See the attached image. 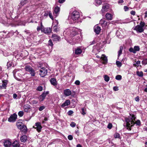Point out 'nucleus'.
<instances>
[{
	"label": "nucleus",
	"mask_w": 147,
	"mask_h": 147,
	"mask_svg": "<svg viewBox=\"0 0 147 147\" xmlns=\"http://www.w3.org/2000/svg\"><path fill=\"white\" fill-rule=\"evenodd\" d=\"M116 34L118 37L120 38H121L124 35L123 31L122 30V29L121 28L118 29L116 32Z\"/></svg>",
	"instance_id": "obj_11"
},
{
	"label": "nucleus",
	"mask_w": 147,
	"mask_h": 147,
	"mask_svg": "<svg viewBox=\"0 0 147 147\" xmlns=\"http://www.w3.org/2000/svg\"><path fill=\"white\" fill-rule=\"evenodd\" d=\"M35 126L36 127L35 128H36L37 131L38 132H40L42 128L40 123L39 122L36 123Z\"/></svg>",
	"instance_id": "obj_15"
},
{
	"label": "nucleus",
	"mask_w": 147,
	"mask_h": 147,
	"mask_svg": "<svg viewBox=\"0 0 147 147\" xmlns=\"http://www.w3.org/2000/svg\"><path fill=\"white\" fill-rule=\"evenodd\" d=\"M100 59L103 61L102 63L105 64L107 63V57L104 54H102L100 57Z\"/></svg>",
	"instance_id": "obj_13"
},
{
	"label": "nucleus",
	"mask_w": 147,
	"mask_h": 147,
	"mask_svg": "<svg viewBox=\"0 0 147 147\" xmlns=\"http://www.w3.org/2000/svg\"><path fill=\"white\" fill-rule=\"evenodd\" d=\"M82 51L81 49L80 48H77L75 50V53L76 54H79L81 53Z\"/></svg>",
	"instance_id": "obj_27"
},
{
	"label": "nucleus",
	"mask_w": 147,
	"mask_h": 147,
	"mask_svg": "<svg viewBox=\"0 0 147 147\" xmlns=\"http://www.w3.org/2000/svg\"><path fill=\"white\" fill-rule=\"evenodd\" d=\"M41 31L45 34H49L51 32V30L50 28H44L43 27V28L41 29Z\"/></svg>",
	"instance_id": "obj_12"
},
{
	"label": "nucleus",
	"mask_w": 147,
	"mask_h": 147,
	"mask_svg": "<svg viewBox=\"0 0 147 147\" xmlns=\"http://www.w3.org/2000/svg\"><path fill=\"white\" fill-rule=\"evenodd\" d=\"M60 11V8L57 6L55 8L54 10V13L55 14H57Z\"/></svg>",
	"instance_id": "obj_28"
},
{
	"label": "nucleus",
	"mask_w": 147,
	"mask_h": 147,
	"mask_svg": "<svg viewBox=\"0 0 147 147\" xmlns=\"http://www.w3.org/2000/svg\"><path fill=\"white\" fill-rule=\"evenodd\" d=\"M145 15L144 16V18H146L147 17V11L145 12Z\"/></svg>",
	"instance_id": "obj_62"
},
{
	"label": "nucleus",
	"mask_w": 147,
	"mask_h": 147,
	"mask_svg": "<svg viewBox=\"0 0 147 147\" xmlns=\"http://www.w3.org/2000/svg\"><path fill=\"white\" fill-rule=\"evenodd\" d=\"M105 21L101 19L100 20V24H101V25L103 24H105Z\"/></svg>",
	"instance_id": "obj_45"
},
{
	"label": "nucleus",
	"mask_w": 147,
	"mask_h": 147,
	"mask_svg": "<svg viewBox=\"0 0 147 147\" xmlns=\"http://www.w3.org/2000/svg\"><path fill=\"white\" fill-rule=\"evenodd\" d=\"M17 115L14 113L11 115L8 119V121L9 122H14L15 121L17 118Z\"/></svg>",
	"instance_id": "obj_10"
},
{
	"label": "nucleus",
	"mask_w": 147,
	"mask_h": 147,
	"mask_svg": "<svg viewBox=\"0 0 147 147\" xmlns=\"http://www.w3.org/2000/svg\"><path fill=\"white\" fill-rule=\"evenodd\" d=\"M27 1L26 0H22L20 3V6H22L27 3Z\"/></svg>",
	"instance_id": "obj_31"
},
{
	"label": "nucleus",
	"mask_w": 147,
	"mask_h": 147,
	"mask_svg": "<svg viewBox=\"0 0 147 147\" xmlns=\"http://www.w3.org/2000/svg\"><path fill=\"white\" fill-rule=\"evenodd\" d=\"M94 29L95 32L97 34L99 33L101 30L100 27L98 26H94Z\"/></svg>",
	"instance_id": "obj_16"
},
{
	"label": "nucleus",
	"mask_w": 147,
	"mask_h": 147,
	"mask_svg": "<svg viewBox=\"0 0 147 147\" xmlns=\"http://www.w3.org/2000/svg\"><path fill=\"white\" fill-rule=\"evenodd\" d=\"M135 100L137 101V102H139V100H140V98H139V96H137V97H136L135 98Z\"/></svg>",
	"instance_id": "obj_55"
},
{
	"label": "nucleus",
	"mask_w": 147,
	"mask_h": 147,
	"mask_svg": "<svg viewBox=\"0 0 147 147\" xmlns=\"http://www.w3.org/2000/svg\"><path fill=\"white\" fill-rule=\"evenodd\" d=\"M77 147H82V146L80 144H78L77 145Z\"/></svg>",
	"instance_id": "obj_64"
},
{
	"label": "nucleus",
	"mask_w": 147,
	"mask_h": 147,
	"mask_svg": "<svg viewBox=\"0 0 147 147\" xmlns=\"http://www.w3.org/2000/svg\"><path fill=\"white\" fill-rule=\"evenodd\" d=\"M12 146L13 147H19L20 144L17 141H15L12 144Z\"/></svg>",
	"instance_id": "obj_24"
},
{
	"label": "nucleus",
	"mask_w": 147,
	"mask_h": 147,
	"mask_svg": "<svg viewBox=\"0 0 147 147\" xmlns=\"http://www.w3.org/2000/svg\"><path fill=\"white\" fill-rule=\"evenodd\" d=\"M43 26L42 25V22H41L40 24V27L39 26H38V27L37 28V30L38 31L40 30H41V29L42 28H43Z\"/></svg>",
	"instance_id": "obj_36"
},
{
	"label": "nucleus",
	"mask_w": 147,
	"mask_h": 147,
	"mask_svg": "<svg viewBox=\"0 0 147 147\" xmlns=\"http://www.w3.org/2000/svg\"><path fill=\"white\" fill-rule=\"evenodd\" d=\"M25 69L26 71L29 72L32 76H34L35 75V71L29 65H26V66Z\"/></svg>",
	"instance_id": "obj_5"
},
{
	"label": "nucleus",
	"mask_w": 147,
	"mask_h": 147,
	"mask_svg": "<svg viewBox=\"0 0 147 147\" xmlns=\"http://www.w3.org/2000/svg\"><path fill=\"white\" fill-rule=\"evenodd\" d=\"M24 115V112L23 111H20L18 113V115L20 117H22Z\"/></svg>",
	"instance_id": "obj_42"
},
{
	"label": "nucleus",
	"mask_w": 147,
	"mask_h": 147,
	"mask_svg": "<svg viewBox=\"0 0 147 147\" xmlns=\"http://www.w3.org/2000/svg\"><path fill=\"white\" fill-rule=\"evenodd\" d=\"M145 23L144 22H142V21H141V22H140V25H140L142 27V28H143V27H144V26H145Z\"/></svg>",
	"instance_id": "obj_44"
},
{
	"label": "nucleus",
	"mask_w": 147,
	"mask_h": 147,
	"mask_svg": "<svg viewBox=\"0 0 147 147\" xmlns=\"http://www.w3.org/2000/svg\"><path fill=\"white\" fill-rule=\"evenodd\" d=\"M102 3V2L100 0H96L95 5L96 6H98L101 5Z\"/></svg>",
	"instance_id": "obj_29"
},
{
	"label": "nucleus",
	"mask_w": 147,
	"mask_h": 147,
	"mask_svg": "<svg viewBox=\"0 0 147 147\" xmlns=\"http://www.w3.org/2000/svg\"><path fill=\"white\" fill-rule=\"evenodd\" d=\"M105 18L107 19L110 20H111L113 18L112 15L109 13H107L106 14Z\"/></svg>",
	"instance_id": "obj_20"
},
{
	"label": "nucleus",
	"mask_w": 147,
	"mask_h": 147,
	"mask_svg": "<svg viewBox=\"0 0 147 147\" xmlns=\"http://www.w3.org/2000/svg\"><path fill=\"white\" fill-rule=\"evenodd\" d=\"M65 1V0H59V2L60 3H63Z\"/></svg>",
	"instance_id": "obj_59"
},
{
	"label": "nucleus",
	"mask_w": 147,
	"mask_h": 147,
	"mask_svg": "<svg viewBox=\"0 0 147 147\" xmlns=\"http://www.w3.org/2000/svg\"><path fill=\"white\" fill-rule=\"evenodd\" d=\"M68 138L69 140H72L73 139V137L72 135H69L68 136Z\"/></svg>",
	"instance_id": "obj_50"
},
{
	"label": "nucleus",
	"mask_w": 147,
	"mask_h": 147,
	"mask_svg": "<svg viewBox=\"0 0 147 147\" xmlns=\"http://www.w3.org/2000/svg\"><path fill=\"white\" fill-rule=\"evenodd\" d=\"M80 82L79 80H76L75 82V84L77 85H79L80 84Z\"/></svg>",
	"instance_id": "obj_49"
},
{
	"label": "nucleus",
	"mask_w": 147,
	"mask_h": 147,
	"mask_svg": "<svg viewBox=\"0 0 147 147\" xmlns=\"http://www.w3.org/2000/svg\"><path fill=\"white\" fill-rule=\"evenodd\" d=\"M70 102L69 100H66L65 102L61 105V107H63L69 105L70 104Z\"/></svg>",
	"instance_id": "obj_21"
},
{
	"label": "nucleus",
	"mask_w": 147,
	"mask_h": 147,
	"mask_svg": "<svg viewBox=\"0 0 147 147\" xmlns=\"http://www.w3.org/2000/svg\"><path fill=\"white\" fill-rule=\"evenodd\" d=\"M7 81L6 80H4L3 81V84L2 86H1L2 88H3L4 89H6L7 85Z\"/></svg>",
	"instance_id": "obj_23"
},
{
	"label": "nucleus",
	"mask_w": 147,
	"mask_h": 147,
	"mask_svg": "<svg viewBox=\"0 0 147 147\" xmlns=\"http://www.w3.org/2000/svg\"><path fill=\"white\" fill-rule=\"evenodd\" d=\"M76 123L74 122H71L70 124V125L71 126V127H75V126H76Z\"/></svg>",
	"instance_id": "obj_47"
},
{
	"label": "nucleus",
	"mask_w": 147,
	"mask_h": 147,
	"mask_svg": "<svg viewBox=\"0 0 147 147\" xmlns=\"http://www.w3.org/2000/svg\"><path fill=\"white\" fill-rule=\"evenodd\" d=\"M136 117L133 115H130V117L128 118L125 119V121L126 123L127 129L129 130H130L131 129V128L133 126V125L136 123L137 125H140L141 123L140 121L139 120L137 121L136 122H134L135 121Z\"/></svg>",
	"instance_id": "obj_1"
},
{
	"label": "nucleus",
	"mask_w": 147,
	"mask_h": 147,
	"mask_svg": "<svg viewBox=\"0 0 147 147\" xmlns=\"http://www.w3.org/2000/svg\"><path fill=\"white\" fill-rule=\"evenodd\" d=\"M116 65L118 67H120L121 66V63L119 61H117L116 62Z\"/></svg>",
	"instance_id": "obj_40"
},
{
	"label": "nucleus",
	"mask_w": 147,
	"mask_h": 147,
	"mask_svg": "<svg viewBox=\"0 0 147 147\" xmlns=\"http://www.w3.org/2000/svg\"><path fill=\"white\" fill-rule=\"evenodd\" d=\"M140 50L139 47H134V48H131L129 49V51L134 53H136V51H138Z\"/></svg>",
	"instance_id": "obj_14"
},
{
	"label": "nucleus",
	"mask_w": 147,
	"mask_h": 147,
	"mask_svg": "<svg viewBox=\"0 0 147 147\" xmlns=\"http://www.w3.org/2000/svg\"><path fill=\"white\" fill-rule=\"evenodd\" d=\"M51 83L54 86H55L57 84V82L56 80L54 78H52L50 80Z\"/></svg>",
	"instance_id": "obj_25"
},
{
	"label": "nucleus",
	"mask_w": 147,
	"mask_h": 147,
	"mask_svg": "<svg viewBox=\"0 0 147 147\" xmlns=\"http://www.w3.org/2000/svg\"><path fill=\"white\" fill-rule=\"evenodd\" d=\"M45 108V107L44 106H40L39 109V110L40 111H41L44 109Z\"/></svg>",
	"instance_id": "obj_46"
},
{
	"label": "nucleus",
	"mask_w": 147,
	"mask_h": 147,
	"mask_svg": "<svg viewBox=\"0 0 147 147\" xmlns=\"http://www.w3.org/2000/svg\"><path fill=\"white\" fill-rule=\"evenodd\" d=\"M49 44L50 46H52L53 45V43L51 40H50L49 41Z\"/></svg>",
	"instance_id": "obj_54"
},
{
	"label": "nucleus",
	"mask_w": 147,
	"mask_h": 147,
	"mask_svg": "<svg viewBox=\"0 0 147 147\" xmlns=\"http://www.w3.org/2000/svg\"><path fill=\"white\" fill-rule=\"evenodd\" d=\"M30 109V106L28 105H25L24 107V111L26 112H27Z\"/></svg>",
	"instance_id": "obj_22"
},
{
	"label": "nucleus",
	"mask_w": 147,
	"mask_h": 147,
	"mask_svg": "<svg viewBox=\"0 0 147 147\" xmlns=\"http://www.w3.org/2000/svg\"><path fill=\"white\" fill-rule=\"evenodd\" d=\"M64 93L65 96H68L71 94V92L70 90L67 89L64 90Z\"/></svg>",
	"instance_id": "obj_18"
},
{
	"label": "nucleus",
	"mask_w": 147,
	"mask_h": 147,
	"mask_svg": "<svg viewBox=\"0 0 147 147\" xmlns=\"http://www.w3.org/2000/svg\"><path fill=\"white\" fill-rule=\"evenodd\" d=\"M37 90L39 91H42V87L41 86H38L37 88Z\"/></svg>",
	"instance_id": "obj_43"
},
{
	"label": "nucleus",
	"mask_w": 147,
	"mask_h": 147,
	"mask_svg": "<svg viewBox=\"0 0 147 147\" xmlns=\"http://www.w3.org/2000/svg\"><path fill=\"white\" fill-rule=\"evenodd\" d=\"M82 114L83 115H85L86 114L85 112V109L84 108H82Z\"/></svg>",
	"instance_id": "obj_51"
},
{
	"label": "nucleus",
	"mask_w": 147,
	"mask_h": 147,
	"mask_svg": "<svg viewBox=\"0 0 147 147\" xmlns=\"http://www.w3.org/2000/svg\"><path fill=\"white\" fill-rule=\"evenodd\" d=\"M104 78L105 81L106 82H108L109 81L110 79L109 78L107 75H105L104 76Z\"/></svg>",
	"instance_id": "obj_30"
},
{
	"label": "nucleus",
	"mask_w": 147,
	"mask_h": 147,
	"mask_svg": "<svg viewBox=\"0 0 147 147\" xmlns=\"http://www.w3.org/2000/svg\"><path fill=\"white\" fill-rule=\"evenodd\" d=\"M80 13L77 10L74 11L71 14V19L74 21L77 22L80 18Z\"/></svg>",
	"instance_id": "obj_3"
},
{
	"label": "nucleus",
	"mask_w": 147,
	"mask_h": 147,
	"mask_svg": "<svg viewBox=\"0 0 147 147\" xmlns=\"http://www.w3.org/2000/svg\"><path fill=\"white\" fill-rule=\"evenodd\" d=\"M123 50V47H121L120 48V50L118 52V56H120V55L121 54L122 51Z\"/></svg>",
	"instance_id": "obj_37"
},
{
	"label": "nucleus",
	"mask_w": 147,
	"mask_h": 147,
	"mask_svg": "<svg viewBox=\"0 0 147 147\" xmlns=\"http://www.w3.org/2000/svg\"><path fill=\"white\" fill-rule=\"evenodd\" d=\"M112 127V125L111 123H109L107 126V128L111 129Z\"/></svg>",
	"instance_id": "obj_48"
},
{
	"label": "nucleus",
	"mask_w": 147,
	"mask_h": 147,
	"mask_svg": "<svg viewBox=\"0 0 147 147\" xmlns=\"http://www.w3.org/2000/svg\"><path fill=\"white\" fill-rule=\"evenodd\" d=\"M56 24H57L56 25L58 24V22L56 21ZM53 28L54 31H55V32H57V31L58 28L57 27V26H56V25H55L54 26Z\"/></svg>",
	"instance_id": "obj_35"
},
{
	"label": "nucleus",
	"mask_w": 147,
	"mask_h": 147,
	"mask_svg": "<svg viewBox=\"0 0 147 147\" xmlns=\"http://www.w3.org/2000/svg\"><path fill=\"white\" fill-rule=\"evenodd\" d=\"M124 9L125 11H127L129 9V7L127 6H125L124 7Z\"/></svg>",
	"instance_id": "obj_52"
},
{
	"label": "nucleus",
	"mask_w": 147,
	"mask_h": 147,
	"mask_svg": "<svg viewBox=\"0 0 147 147\" xmlns=\"http://www.w3.org/2000/svg\"><path fill=\"white\" fill-rule=\"evenodd\" d=\"M142 63L144 65L147 64V59H144L142 62Z\"/></svg>",
	"instance_id": "obj_38"
},
{
	"label": "nucleus",
	"mask_w": 147,
	"mask_h": 147,
	"mask_svg": "<svg viewBox=\"0 0 147 147\" xmlns=\"http://www.w3.org/2000/svg\"><path fill=\"white\" fill-rule=\"evenodd\" d=\"M124 1L123 0H119L118 2L119 3H123Z\"/></svg>",
	"instance_id": "obj_61"
},
{
	"label": "nucleus",
	"mask_w": 147,
	"mask_h": 147,
	"mask_svg": "<svg viewBox=\"0 0 147 147\" xmlns=\"http://www.w3.org/2000/svg\"><path fill=\"white\" fill-rule=\"evenodd\" d=\"M140 64V61H138L136 62V63H134L133 65L135 67H138Z\"/></svg>",
	"instance_id": "obj_33"
},
{
	"label": "nucleus",
	"mask_w": 147,
	"mask_h": 147,
	"mask_svg": "<svg viewBox=\"0 0 147 147\" xmlns=\"http://www.w3.org/2000/svg\"><path fill=\"white\" fill-rule=\"evenodd\" d=\"M47 70L45 67L41 68L39 70V74L41 77H44L47 74Z\"/></svg>",
	"instance_id": "obj_6"
},
{
	"label": "nucleus",
	"mask_w": 147,
	"mask_h": 147,
	"mask_svg": "<svg viewBox=\"0 0 147 147\" xmlns=\"http://www.w3.org/2000/svg\"><path fill=\"white\" fill-rule=\"evenodd\" d=\"M16 125L17 127L22 130V131L25 133L27 131V127L26 126L24 125L22 122L18 121L16 123Z\"/></svg>",
	"instance_id": "obj_4"
},
{
	"label": "nucleus",
	"mask_w": 147,
	"mask_h": 147,
	"mask_svg": "<svg viewBox=\"0 0 147 147\" xmlns=\"http://www.w3.org/2000/svg\"><path fill=\"white\" fill-rule=\"evenodd\" d=\"M33 103L34 104H36L37 103V101H36L35 100H33L32 101Z\"/></svg>",
	"instance_id": "obj_63"
},
{
	"label": "nucleus",
	"mask_w": 147,
	"mask_h": 147,
	"mask_svg": "<svg viewBox=\"0 0 147 147\" xmlns=\"http://www.w3.org/2000/svg\"><path fill=\"white\" fill-rule=\"evenodd\" d=\"M133 29L136 30L138 33H142L144 31V29L141 26L138 25L133 28Z\"/></svg>",
	"instance_id": "obj_8"
},
{
	"label": "nucleus",
	"mask_w": 147,
	"mask_h": 147,
	"mask_svg": "<svg viewBox=\"0 0 147 147\" xmlns=\"http://www.w3.org/2000/svg\"><path fill=\"white\" fill-rule=\"evenodd\" d=\"M11 144V143L9 140H5L4 142V145L5 147H9Z\"/></svg>",
	"instance_id": "obj_19"
},
{
	"label": "nucleus",
	"mask_w": 147,
	"mask_h": 147,
	"mask_svg": "<svg viewBox=\"0 0 147 147\" xmlns=\"http://www.w3.org/2000/svg\"><path fill=\"white\" fill-rule=\"evenodd\" d=\"M114 137L115 138H119L120 139V134L117 133H115L114 134Z\"/></svg>",
	"instance_id": "obj_34"
},
{
	"label": "nucleus",
	"mask_w": 147,
	"mask_h": 147,
	"mask_svg": "<svg viewBox=\"0 0 147 147\" xmlns=\"http://www.w3.org/2000/svg\"><path fill=\"white\" fill-rule=\"evenodd\" d=\"M49 15L50 18L52 20H53V18L52 15V12L51 11H49Z\"/></svg>",
	"instance_id": "obj_41"
},
{
	"label": "nucleus",
	"mask_w": 147,
	"mask_h": 147,
	"mask_svg": "<svg viewBox=\"0 0 147 147\" xmlns=\"http://www.w3.org/2000/svg\"><path fill=\"white\" fill-rule=\"evenodd\" d=\"M109 8V5L107 3H105L103 5L100 12L102 13H104L107 11Z\"/></svg>",
	"instance_id": "obj_7"
},
{
	"label": "nucleus",
	"mask_w": 147,
	"mask_h": 147,
	"mask_svg": "<svg viewBox=\"0 0 147 147\" xmlns=\"http://www.w3.org/2000/svg\"><path fill=\"white\" fill-rule=\"evenodd\" d=\"M17 97V95L16 94H13V98H16Z\"/></svg>",
	"instance_id": "obj_60"
},
{
	"label": "nucleus",
	"mask_w": 147,
	"mask_h": 147,
	"mask_svg": "<svg viewBox=\"0 0 147 147\" xmlns=\"http://www.w3.org/2000/svg\"><path fill=\"white\" fill-rule=\"evenodd\" d=\"M27 140V137L26 135H23L20 138V140L22 142L26 141Z\"/></svg>",
	"instance_id": "obj_26"
},
{
	"label": "nucleus",
	"mask_w": 147,
	"mask_h": 147,
	"mask_svg": "<svg viewBox=\"0 0 147 147\" xmlns=\"http://www.w3.org/2000/svg\"><path fill=\"white\" fill-rule=\"evenodd\" d=\"M137 74L140 77H142L143 76V72L142 71H137Z\"/></svg>",
	"instance_id": "obj_32"
},
{
	"label": "nucleus",
	"mask_w": 147,
	"mask_h": 147,
	"mask_svg": "<svg viewBox=\"0 0 147 147\" xmlns=\"http://www.w3.org/2000/svg\"><path fill=\"white\" fill-rule=\"evenodd\" d=\"M49 93V91L44 92L38 97V99L40 101H42L44 100L45 98L47 95Z\"/></svg>",
	"instance_id": "obj_9"
},
{
	"label": "nucleus",
	"mask_w": 147,
	"mask_h": 147,
	"mask_svg": "<svg viewBox=\"0 0 147 147\" xmlns=\"http://www.w3.org/2000/svg\"><path fill=\"white\" fill-rule=\"evenodd\" d=\"M52 38L54 41H59L60 39V37L56 34H53L52 35Z\"/></svg>",
	"instance_id": "obj_17"
},
{
	"label": "nucleus",
	"mask_w": 147,
	"mask_h": 147,
	"mask_svg": "<svg viewBox=\"0 0 147 147\" xmlns=\"http://www.w3.org/2000/svg\"><path fill=\"white\" fill-rule=\"evenodd\" d=\"M81 32V30H80L76 28L71 27L67 28L64 31V34L70 36H74Z\"/></svg>",
	"instance_id": "obj_2"
},
{
	"label": "nucleus",
	"mask_w": 147,
	"mask_h": 147,
	"mask_svg": "<svg viewBox=\"0 0 147 147\" xmlns=\"http://www.w3.org/2000/svg\"><path fill=\"white\" fill-rule=\"evenodd\" d=\"M122 77L120 75H118L115 77V79L117 80H120L121 79Z\"/></svg>",
	"instance_id": "obj_39"
},
{
	"label": "nucleus",
	"mask_w": 147,
	"mask_h": 147,
	"mask_svg": "<svg viewBox=\"0 0 147 147\" xmlns=\"http://www.w3.org/2000/svg\"><path fill=\"white\" fill-rule=\"evenodd\" d=\"M113 90L115 91H117L118 90V87L116 86H114L113 88Z\"/></svg>",
	"instance_id": "obj_57"
},
{
	"label": "nucleus",
	"mask_w": 147,
	"mask_h": 147,
	"mask_svg": "<svg viewBox=\"0 0 147 147\" xmlns=\"http://www.w3.org/2000/svg\"><path fill=\"white\" fill-rule=\"evenodd\" d=\"M74 113V112L72 111H69L68 112V115H70L71 114H72Z\"/></svg>",
	"instance_id": "obj_53"
},
{
	"label": "nucleus",
	"mask_w": 147,
	"mask_h": 147,
	"mask_svg": "<svg viewBox=\"0 0 147 147\" xmlns=\"http://www.w3.org/2000/svg\"><path fill=\"white\" fill-rule=\"evenodd\" d=\"M131 14L133 15H134L135 14L136 12L134 11H131L130 12Z\"/></svg>",
	"instance_id": "obj_58"
},
{
	"label": "nucleus",
	"mask_w": 147,
	"mask_h": 147,
	"mask_svg": "<svg viewBox=\"0 0 147 147\" xmlns=\"http://www.w3.org/2000/svg\"><path fill=\"white\" fill-rule=\"evenodd\" d=\"M79 41H80L82 40V35L81 34H80V36H79Z\"/></svg>",
	"instance_id": "obj_56"
}]
</instances>
